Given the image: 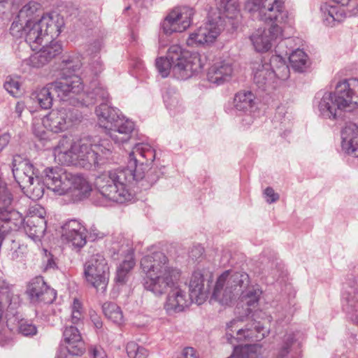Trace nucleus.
<instances>
[{"instance_id": "nucleus-1", "label": "nucleus", "mask_w": 358, "mask_h": 358, "mask_svg": "<svg viewBox=\"0 0 358 358\" xmlns=\"http://www.w3.org/2000/svg\"><path fill=\"white\" fill-rule=\"evenodd\" d=\"M155 158V151L150 145L136 144L129 153L128 166L101 174L96 179V189L106 201L120 203L130 201L129 187L134 182H141V186L147 188L158 180L157 170L150 168Z\"/></svg>"}, {"instance_id": "nucleus-2", "label": "nucleus", "mask_w": 358, "mask_h": 358, "mask_svg": "<svg viewBox=\"0 0 358 358\" xmlns=\"http://www.w3.org/2000/svg\"><path fill=\"white\" fill-rule=\"evenodd\" d=\"M145 275L143 287L156 296L168 294L164 308L168 312H181L188 306L189 298L178 287L181 270L170 263L162 252L145 255L141 260Z\"/></svg>"}, {"instance_id": "nucleus-3", "label": "nucleus", "mask_w": 358, "mask_h": 358, "mask_svg": "<svg viewBox=\"0 0 358 358\" xmlns=\"http://www.w3.org/2000/svg\"><path fill=\"white\" fill-rule=\"evenodd\" d=\"M53 153L55 161L61 164L91 169L113 159V145L106 139L96 141L83 138L73 141L63 137Z\"/></svg>"}, {"instance_id": "nucleus-4", "label": "nucleus", "mask_w": 358, "mask_h": 358, "mask_svg": "<svg viewBox=\"0 0 358 358\" xmlns=\"http://www.w3.org/2000/svg\"><path fill=\"white\" fill-rule=\"evenodd\" d=\"M250 278L248 273L232 270L224 271L217 279L212 299L223 305H228L239 294L242 301L248 306V315L252 308H255L259 303L262 289L257 285L249 287Z\"/></svg>"}, {"instance_id": "nucleus-5", "label": "nucleus", "mask_w": 358, "mask_h": 358, "mask_svg": "<svg viewBox=\"0 0 358 358\" xmlns=\"http://www.w3.org/2000/svg\"><path fill=\"white\" fill-rule=\"evenodd\" d=\"M358 108V79L349 78L339 81L334 92H324L317 102L320 115L326 119L336 120L343 111Z\"/></svg>"}, {"instance_id": "nucleus-6", "label": "nucleus", "mask_w": 358, "mask_h": 358, "mask_svg": "<svg viewBox=\"0 0 358 358\" xmlns=\"http://www.w3.org/2000/svg\"><path fill=\"white\" fill-rule=\"evenodd\" d=\"M156 67L162 78L171 73L175 78L186 80L198 73L203 67V62L198 52L184 50L178 45H171L165 57L156 59Z\"/></svg>"}, {"instance_id": "nucleus-7", "label": "nucleus", "mask_w": 358, "mask_h": 358, "mask_svg": "<svg viewBox=\"0 0 358 358\" xmlns=\"http://www.w3.org/2000/svg\"><path fill=\"white\" fill-rule=\"evenodd\" d=\"M44 173V182L58 195L71 192L81 199L91 191L89 182L81 175L72 174L60 167L47 168Z\"/></svg>"}, {"instance_id": "nucleus-8", "label": "nucleus", "mask_w": 358, "mask_h": 358, "mask_svg": "<svg viewBox=\"0 0 358 358\" xmlns=\"http://www.w3.org/2000/svg\"><path fill=\"white\" fill-rule=\"evenodd\" d=\"M82 120L81 113L75 108H62L52 110L42 119H36L33 122V132L41 139L45 138V130L38 131L37 126L43 124L46 129L59 133L78 124Z\"/></svg>"}, {"instance_id": "nucleus-9", "label": "nucleus", "mask_w": 358, "mask_h": 358, "mask_svg": "<svg viewBox=\"0 0 358 358\" xmlns=\"http://www.w3.org/2000/svg\"><path fill=\"white\" fill-rule=\"evenodd\" d=\"M245 10L262 22H284L288 17L285 0H246Z\"/></svg>"}, {"instance_id": "nucleus-10", "label": "nucleus", "mask_w": 358, "mask_h": 358, "mask_svg": "<svg viewBox=\"0 0 358 358\" xmlns=\"http://www.w3.org/2000/svg\"><path fill=\"white\" fill-rule=\"evenodd\" d=\"M84 275L87 282L97 292H105L108 283L109 267L102 255H94L85 262Z\"/></svg>"}, {"instance_id": "nucleus-11", "label": "nucleus", "mask_w": 358, "mask_h": 358, "mask_svg": "<svg viewBox=\"0 0 358 358\" xmlns=\"http://www.w3.org/2000/svg\"><path fill=\"white\" fill-rule=\"evenodd\" d=\"M194 14L192 8L189 7L176 8L170 11L161 23L164 34L170 36L173 33L185 31L192 24Z\"/></svg>"}, {"instance_id": "nucleus-12", "label": "nucleus", "mask_w": 358, "mask_h": 358, "mask_svg": "<svg viewBox=\"0 0 358 358\" xmlns=\"http://www.w3.org/2000/svg\"><path fill=\"white\" fill-rule=\"evenodd\" d=\"M238 321L233 320L227 324V338L230 343L232 339L238 341H261L268 333L267 328L264 327L260 322H254L248 324L245 328L237 329Z\"/></svg>"}, {"instance_id": "nucleus-13", "label": "nucleus", "mask_w": 358, "mask_h": 358, "mask_svg": "<svg viewBox=\"0 0 358 358\" xmlns=\"http://www.w3.org/2000/svg\"><path fill=\"white\" fill-rule=\"evenodd\" d=\"M289 22V13L287 21L284 22H278L277 20L264 22L268 24L271 23V26L268 29H259L250 36V38L255 50L259 52L268 51L272 47V42L281 36L282 34V28L280 25L287 24Z\"/></svg>"}, {"instance_id": "nucleus-14", "label": "nucleus", "mask_w": 358, "mask_h": 358, "mask_svg": "<svg viewBox=\"0 0 358 358\" xmlns=\"http://www.w3.org/2000/svg\"><path fill=\"white\" fill-rule=\"evenodd\" d=\"M222 27L217 22L208 20L193 32L187 39V45L191 47L208 45L214 43L220 34Z\"/></svg>"}, {"instance_id": "nucleus-15", "label": "nucleus", "mask_w": 358, "mask_h": 358, "mask_svg": "<svg viewBox=\"0 0 358 358\" xmlns=\"http://www.w3.org/2000/svg\"><path fill=\"white\" fill-rule=\"evenodd\" d=\"M32 212L34 214L27 217L26 220L18 212L23 219V222L17 230L23 227L27 235L33 241H38L43 237L46 229L45 211L43 208L37 206L34 207Z\"/></svg>"}, {"instance_id": "nucleus-16", "label": "nucleus", "mask_w": 358, "mask_h": 358, "mask_svg": "<svg viewBox=\"0 0 358 358\" xmlns=\"http://www.w3.org/2000/svg\"><path fill=\"white\" fill-rule=\"evenodd\" d=\"M55 92L58 97L64 99L80 94L84 90V84L77 75L61 76L60 78L53 82Z\"/></svg>"}, {"instance_id": "nucleus-17", "label": "nucleus", "mask_w": 358, "mask_h": 358, "mask_svg": "<svg viewBox=\"0 0 358 358\" xmlns=\"http://www.w3.org/2000/svg\"><path fill=\"white\" fill-rule=\"evenodd\" d=\"M27 293L33 303H52L56 299V292L48 287L43 278L37 276L28 284Z\"/></svg>"}, {"instance_id": "nucleus-18", "label": "nucleus", "mask_w": 358, "mask_h": 358, "mask_svg": "<svg viewBox=\"0 0 358 358\" xmlns=\"http://www.w3.org/2000/svg\"><path fill=\"white\" fill-rule=\"evenodd\" d=\"M85 227L78 220H71L62 227V237L75 248L80 249L85 245L87 241Z\"/></svg>"}, {"instance_id": "nucleus-19", "label": "nucleus", "mask_w": 358, "mask_h": 358, "mask_svg": "<svg viewBox=\"0 0 358 358\" xmlns=\"http://www.w3.org/2000/svg\"><path fill=\"white\" fill-rule=\"evenodd\" d=\"M134 128V122L120 115L111 127L107 129L106 134L115 143L122 144L130 140Z\"/></svg>"}, {"instance_id": "nucleus-20", "label": "nucleus", "mask_w": 358, "mask_h": 358, "mask_svg": "<svg viewBox=\"0 0 358 358\" xmlns=\"http://www.w3.org/2000/svg\"><path fill=\"white\" fill-rule=\"evenodd\" d=\"M12 171L15 181L22 188L38 175L37 171L29 160L17 155L13 157Z\"/></svg>"}, {"instance_id": "nucleus-21", "label": "nucleus", "mask_w": 358, "mask_h": 358, "mask_svg": "<svg viewBox=\"0 0 358 358\" xmlns=\"http://www.w3.org/2000/svg\"><path fill=\"white\" fill-rule=\"evenodd\" d=\"M234 107L240 115H245V124H250L253 120L252 113L256 108L255 96L250 91H241L236 94L234 99Z\"/></svg>"}, {"instance_id": "nucleus-22", "label": "nucleus", "mask_w": 358, "mask_h": 358, "mask_svg": "<svg viewBox=\"0 0 358 358\" xmlns=\"http://www.w3.org/2000/svg\"><path fill=\"white\" fill-rule=\"evenodd\" d=\"M234 73V68L229 60L219 59L215 61L208 69V80L216 85H222L229 81Z\"/></svg>"}, {"instance_id": "nucleus-23", "label": "nucleus", "mask_w": 358, "mask_h": 358, "mask_svg": "<svg viewBox=\"0 0 358 358\" xmlns=\"http://www.w3.org/2000/svg\"><path fill=\"white\" fill-rule=\"evenodd\" d=\"M208 294L209 285L205 284L203 274L201 271H194L189 282V299L192 302L200 305L206 301Z\"/></svg>"}, {"instance_id": "nucleus-24", "label": "nucleus", "mask_w": 358, "mask_h": 358, "mask_svg": "<svg viewBox=\"0 0 358 358\" xmlns=\"http://www.w3.org/2000/svg\"><path fill=\"white\" fill-rule=\"evenodd\" d=\"M38 21L46 36V43L57 38L64 26L63 17L56 13L45 14Z\"/></svg>"}, {"instance_id": "nucleus-25", "label": "nucleus", "mask_w": 358, "mask_h": 358, "mask_svg": "<svg viewBox=\"0 0 358 358\" xmlns=\"http://www.w3.org/2000/svg\"><path fill=\"white\" fill-rule=\"evenodd\" d=\"M324 24L329 27H335L342 22L347 17H352L348 9L338 4L325 3L320 8Z\"/></svg>"}, {"instance_id": "nucleus-26", "label": "nucleus", "mask_w": 358, "mask_h": 358, "mask_svg": "<svg viewBox=\"0 0 358 358\" xmlns=\"http://www.w3.org/2000/svg\"><path fill=\"white\" fill-rule=\"evenodd\" d=\"M342 148L349 155L358 157V126L349 123L342 130Z\"/></svg>"}, {"instance_id": "nucleus-27", "label": "nucleus", "mask_w": 358, "mask_h": 358, "mask_svg": "<svg viewBox=\"0 0 358 358\" xmlns=\"http://www.w3.org/2000/svg\"><path fill=\"white\" fill-rule=\"evenodd\" d=\"M25 41L34 50H37L43 42L46 43V36L39 21L24 24Z\"/></svg>"}, {"instance_id": "nucleus-28", "label": "nucleus", "mask_w": 358, "mask_h": 358, "mask_svg": "<svg viewBox=\"0 0 358 358\" xmlns=\"http://www.w3.org/2000/svg\"><path fill=\"white\" fill-rule=\"evenodd\" d=\"M254 69V82L258 87L265 90L275 83V73L269 63L257 64Z\"/></svg>"}, {"instance_id": "nucleus-29", "label": "nucleus", "mask_w": 358, "mask_h": 358, "mask_svg": "<svg viewBox=\"0 0 358 358\" xmlns=\"http://www.w3.org/2000/svg\"><path fill=\"white\" fill-rule=\"evenodd\" d=\"M65 347L73 350L74 353H84L85 343L78 329L73 326L66 327L63 332Z\"/></svg>"}, {"instance_id": "nucleus-30", "label": "nucleus", "mask_w": 358, "mask_h": 358, "mask_svg": "<svg viewBox=\"0 0 358 358\" xmlns=\"http://www.w3.org/2000/svg\"><path fill=\"white\" fill-rule=\"evenodd\" d=\"M343 309L350 318L358 324V291L355 287H349L343 294Z\"/></svg>"}, {"instance_id": "nucleus-31", "label": "nucleus", "mask_w": 358, "mask_h": 358, "mask_svg": "<svg viewBox=\"0 0 358 358\" xmlns=\"http://www.w3.org/2000/svg\"><path fill=\"white\" fill-rule=\"evenodd\" d=\"M96 115L100 127L106 130L111 127L112 124L121 115L117 108L110 107L106 103H103L96 108Z\"/></svg>"}, {"instance_id": "nucleus-32", "label": "nucleus", "mask_w": 358, "mask_h": 358, "mask_svg": "<svg viewBox=\"0 0 358 358\" xmlns=\"http://www.w3.org/2000/svg\"><path fill=\"white\" fill-rule=\"evenodd\" d=\"M40 8L41 5L38 2L30 1L20 8L17 17L19 20L24 22V24L37 22Z\"/></svg>"}, {"instance_id": "nucleus-33", "label": "nucleus", "mask_w": 358, "mask_h": 358, "mask_svg": "<svg viewBox=\"0 0 358 358\" xmlns=\"http://www.w3.org/2000/svg\"><path fill=\"white\" fill-rule=\"evenodd\" d=\"M83 66L82 57L79 54L64 56L60 64L61 76H72Z\"/></svg>"}, {"instance_id": "nucleus-34", "label": "nucleus", "mask_w": 358, "mask_h": 358, "mask_svg": "<svg viewBox=\"0 0 358 358\" xmlns=\"http://www.w3.org/2000/svg\"><path fill=\"white\" fill-rule=\"evenodd\" d=\"M52 85L53 83L48 84L32 94V99L36 101L41 108L49 109L52 106V92H55V87Z\"/></svg>"}, {"instance_id": "nucleus-35", "label": "nucleus", "mask_w": 358, "mask_h": 358, "mask_svg": "<svg viewBox=\"0 0 358 358\" xmlns=\"http://www.w3.org/2000/svg\"><path fill=\"white\" fill-rule=\"evenodd\" d=\"M261 349L257 344L238 345L234 347L231 355L227 358H258Z\"/></svg>"}, {"instance_id": "nucleus-36", "label": "nucleus", "mask_w": 358, "mask_h": 358, "mask_svg": "<svg viewBox=\"0 0 358 358\" xmlns=\"http://www.w3.org/2000/svg\"><path fill=\"white\" fill-rule=\"evenodd\" d=\"M269 61L272 71L275 73V80L278 78L285 80L289 78V69L280 55H273L271 57Z\"/></svg>"}, {"instance_id": "nucleus-37", "label": "nucleus", "mask_w": 358, "mask_h": 358, "mask_svg": "<svg viewBox=\"0 0 358 358\" xmlns=\"http://www.w3.org/2000/svg\"><path fill=\"white\" fill-rule=\"evenodd\" d=\"M24 193L32 200L41 199L44 194V184L41 182L40 178L36 175L33 181H30L27 185L21 188Z\"/></svg>"}, {"instance_id": "nucleus-38", "label": "nucleus", "mask_w": 358, "mask_h": 358, "mask_svg": "<svg viewBox=\"0 0 358 358\" xmlns=\"http://www.w3.org/2000/svg\"><path fill=\"white\" fill-rule=\"evenodd\" d=\"M292 69L298 72L304 71L308 67V56L300 49L293 51L289 57Z\"/></svg>"}, {"instance_id": "nucleus-39", "label": "nucleus", "mask_w": 358, "mask_h": 358, "mask_svg": "<svg viewBox=\"0 0 358 358\" xmlns=\"http://www.w3.org/2000/svg\"><path fill=\"white\" fill-rule=\"evenodd\" d=\"M105 316L116 324H120L123 321V315L120 308L115 303L107 302L102 306Z\"/></svg>"}, {"instance_id": "nucleus-40", "label": "nucleus", "mask_w": 358, "mask_h": 358, "mask_svg": "<svg viewBox=\"0 0 358 358\" xmlns=\"http://www.w3.org/2000/svg\"><path fill=\"white\" fill-rule=\"evenodd\" d=\"M135 262L131 255L117 267L115 280L117 282L124 283L126 281L128 273L133 268Z\"/></svg>"}, {"instance_id": "nucleus-41", "label": "nucleus", "mask_w": 358, "mask_h": 358, "mask_svg": "<svg viewBox=\"0 0 358 358\" xmlns=\"http://www.w3.org/2000/svg\"><path fill=\"white\" fill-rule=\"evenodd\" d=\"M126 351L129 358H146L148 356V352L145 348L133 341L127 344Z\"/></svg>"}, {"instance_id": "nucleus-42", "label": "nucleus", "mask_w": 358, "mask_h": 358, "mask_svg": "<svg viewBox=\"0 0 358 358\" xmlns=\"http://www.w3.org/2000/svg\"><path fill=\"white\" fill-rule=\"evenodd\" d=\"M49 42L50 43L49 45H43L41 49L43 54L47 57L48 62L62 52V45L54 41V40Z\"/></svg>"}, {"instance_id": "nucleus-43", "label": "nucleus", "mask_w": 358, "mask_h": 358, "mask_svg": "<svg viewBox=\"0 0 358 358\" xmlns=\"http://www.w3.org/2000/svg\"><path fill=\"white\" fill-rule=\"evenodd\" d=\"M71 314L70 316L71 322L74 324H78L83 319V311L81 303L77 299H74L73 304L71 306Z\"/></svg>"}, {"instance_id": "nucleus-44", "label": "nucleus", "mask_w": 358, "mask_h": 358, "mask_svg": "<svg viewBox=\"0 0 358 358\" xmlns=\"http://www.w3.org/2000/svg\"><path fill=\"white\" fill-rule=\"evenodd\" d=\"M12 319L9 318L7 322L6 326H4L3 324H0V345H4L7 343L8 341L11 339V332L14 329V327L12 326L10 323L11 322Z\"/></svg>"}, {"instance_id": "nucleus-45", "label": "nucleus", "mask_w": 358, "mask_h": 358, "mask_svg": "<svg viewBox=\"0 0 358 358\" xmlns=\"http://www.w3.org/2000/svg\"><path fill=\"white\" fill-rule=\"evenodd\" d=\"M295 341L294 334H286L284 337L282 346L278 351V358H285L289 352V348Z\"/></svg>"}, {"instance_id": "nucleus-46", "label": "nucleus", "mask_w": 358, "mask_h": 358, "mask_svg": "<svg viewBox=\"0 0 358 358\" xmlns=\"http://www.w3.org/2000/svg\"><path fill=\"white\" fill-rule=\"evenodd\" d=\"M4 88L13 96H18L21 94L20 84L16 78H7L4 83Z\"/></svg>"}, {"instance_id": "nucleus-47", "label": "nucleus", "mask_w": 358, "mask_h": 358, "mask_svg": "<svg viewBox=\"0 0 358 358\" xmlns=\"http://www.w3.org/2000/svg\"><path fill=\"white\" fill-rule=\"evenodd\" d=\"M48 63L47 57H45L41 50L31 55L29 59V64L34 68H41Z\"/></svg>"}, {"instance_id": "nucleus-48", "label": "nucleus", "mask_w": 358, "mask_h": 358, "mask_svg": "<svg viewBox=\"0 0 358 358\" xmlns=\"http://www.w3.org/2000/svg\"><path fill=\"white\" fill-rule=\"evenodd\" d=\"M92 87V88L90 94L94 96L95 99H100L106 101H108L109 98V94L102 84H94Z\"/></svg>"}, {"instance_id": "nucleus-49", "label": "nucleus", "mask_w": 358, "mask_h": 358, "mask_svg": "<svg viewBox=\"0 0 358 358\" xmlns=\"http://www.w3.org/2000/svg\"><path fill=\"white\" fill-rule=\"evenodd\" d=\"M17 329L20 333L26 336L35 335L37 332L36 326L26 320L20 322Z\"/></svg>"}, {"instance_id": "nucleus-50", "label": "nucleus", "mask_w": 358, "mask_h": 358, "mask_svg": "<svg viewBox=\"0 0 358 358\" xmlns=\"http://www.w3.org/2000/svg\"><path fill=\"white\" fill-rule=\"evenodd\" d=\"M336 4L348 9L350 15L358 14V3L357 0H333Z\"/></svg>"}, {"instance_id": "nucleus-51", "label": "nucleus", "mask_w": 358, "mask_h": 358, "mask_svg": "<svg viewBox=\"0 0 358 358\" xmlns=\"http://www.w3.org/2000/svg\"><path fill=\"white\" fill-rule=\"evenodd\" d=\"M10 34L16 38H20L25 34L24 22L19 20L17 17L11 24Z\"/></svg>"}, {"instance_id": "nucleus-52", "label": "nucleus", "mask_w": 358, "mask_h": 358, "mask_svg": "<svg viewBox=\"0 0 358 358\" xmlns=\"http://www.w3.org/2000/svg\"><path fill=\"white\" fill-rule=\"evenodd\" d=\"M83 353H74L67 347H61L55 358H79Z\"/></svg>"}, {"instance_id": "nucleus-53", "label": "nucleus", "mask_w": 358, "mask_h": 358, "mask_svg": "<svg viewBox=\"0 0 358 358\" xmlns=\"http://www.w3.org/2000/svg\"><path fill=\"white\" fill-rule=\"evenodd\" d=\"M164 99L166 107L170 110L176 108L179 103V99L176 94L171 95L169 93H166L164 96Z\"/></svg>"}, {"instance_id": "nucleus-54", "label": "nucleus", "mask_w": 358, "mask_h": 358, "mask_svg": "<svg viewBox=\"0 0 358 358\" xmlns=\"http://www.w3.org/2000/svg\"><path fill=\"white\" fill-rule=\"evenodd\" d=\"M89 69L93 75H98L103 70V65L99 58L94 59L89 64Z\"/></svg>"}, {"instance_id": "nucleus-55", "label": "nucleus", "mask_w": 358, "mask_h": 358, "mask_svg": "<svg viewBox=\"0 0 358 358\" xmlns=\"http://www.w3.org/2000/svg\"><path fill=\"white\" fill-rule=\"evenodd\" d=\"M90 352L92 358H108L106 352L101 347H92Z\"/></svg>"}, {"instance_id": "nucleus-56", "label": "nucleus", "mask_w": 358, "mask_h": 358, "mask_svg": "<svg viewBox=\"0 0 358 358\" xmlns=\"http://www.w3.org/2000/svg\"><path fill=\"white\" fill-rule=\"evenodd\" d=\"M264 194L267 197L266 201L269 203H274L279 199V195L275 193L271 187H267L264 191Z\"/></svg>"}, {"instance_id": "nucleus-57", "label": "nucleus", "mask_w": 358, "mask_h": 358, "mask_svg": "<svg viewBox=\"0 0 358 358\" xmlns=\"http://www.w3.org/2000/svg\"><path fill=\"white\" fill-rule=\"evenodd\" d=\"M44 263L45 271L55 269L57 266L55 259L52 258V256L50 254H49V255H46V259L44 260Z\"/></svg>"}, {"instance_id": "nucleus-58", "label": "nucleus", "mask_w": 358, "mask_h": 358, "mask_svg": "<svg viewBox=\"0 0 358 358\" xmlns=\"http://www.w3.org/2000/svg\"><path fill=\"white\" fill-rule=\"evenodd\" d=\"M203 252V248H201V246H196L192 249L189 255L193 259H196L202 255Z\"/></svg>"}, {"instance_id": "nucleus-59", "label": "nucleus", "mask_w": 358, "mask_h": 358, "mask_svg": "<svg viewBox=\"0 0 358 358\" xmlns=\"http://www.w3.org/2000/svg\"><path fill=\"white\" fill-rule=\"evenodd\" d=\"M183 355L185 358H197L194 348H186L183 351Z\"/></svg>"}, {"instance_id": "nucleus-60", "label": "nucleus", "mask_w": 358, "mask_h": 358, "mask_svg": "<svg viewBox=\"0 0 358 358\" xmlns=\"http://www.w3.org/2000/svg\"><path fill=\"white\" fill-rule=\"evenodd\" d=\"M9 140L10 136L7 134H5L0 136V152L8 143Z\"/></svg>"}, {"instance_id": "nucleus-61", "label": "nucleus", "mask_w": 358, "mask_h": 358, "mask_svg": "<svg viewBox=\"0 0 358 358\" xmlns=\"http://www.w3.org/2000/svg\"><path fill=\"white\" fill-rule=\"evenodd\" d=\"M103 234L99 231L96 229H91L90 230V236L93 238H102Z\"/></svg>"}, {"instance_id": "nucleus-62", "label": "nucleus", "mask_w": 358, "mask_h": 358, "mask_svg": "<svg viewBox=\"0 0 358 358\" xmlns=\"http://www.w3.org/2000/svg\"><path fill=\"white\" fill-rule=\"evenodd\" d=\"M24 104L20 102H17L15 106V112L18 114L19 116L21 115L23 110H24Z\"/></svg>"}, {"instance_id": "nucleus-63", "label": "nucleus", "mask_w": 358, "mask_h": 358, "mask_svg": "<svg viewBox=\"0 0 358 358\" xmlns=\"http://www.w3.org/2000/svg\"><path fill=\"white\" fill-rule=\"evenodd\" d=\"M91 317H92V321L94 323L95 327L97 329L101 328L102 327V322L100 320V319L99 317H97L96 316L94 317L93 315H92Z\"/></svg>"}, {"instance_id": "nucleus-64", "label": "nucleus", "mask_w": 358, "mask_h": 358, "mask_svg": "<svg viewBox=\"0 0 358 358\" xmlns=\"http://www.w3.org/2000/svg\"><path fill=\"white\" fill-rule=\"evenodd\" d=\"M37 129H38V131H40V130H42V129H45L46 128L43 125V124H41L40 126H37Z\"/></svg>"}]
</instances>
